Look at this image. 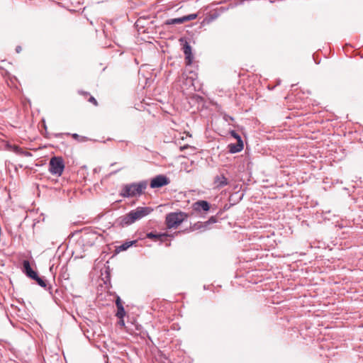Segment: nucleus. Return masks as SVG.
Segmentation results:
<instances>
[{
  "label": "nucleus",
  "instance_id": "16",
  "mask_svg": "<svg viewBox=\"0 0 363 363\" xmlns=\"http://www.w3.org/2000/svg\"><path fill=\"white\" fill-rule=\"evenodd\" d=\"M183 23H184V16L181 17V18H175L168 19L166 21L167 25L182 24Z\"/></svg>",
  "mask_w": 363,
  "mask_h": 363
},
{
  "label": "nucleus",
  "instance_id": "29",
  "mask_svg": "<svg viewBox=\"0 0 363 363\" xmlns=\"http://www.w3.org/2000/svg\"><path fill=\"white\" fill-rule=\"evenodd\" d=\"M188 145H184L183 147H181V150H184L185 148H187Z\"/></svg>",
  "mask_w": 363,
  "mask_h": 363
},
{
  "label": "nucleus",
  "instance_id": "12",
  "mask_svg": "<svg viewBox=\"0 0 363 363\" xmlns=\"http://www.w3.org/2000/svg\"><path fill=\"white\" fill-rule=\"evenodd\" d=\"M214 184H216V187L218 188H222L226 185H228V179L227 178L221 174L218 175L214 178Z\"/></svg>",
  "mask_w": 363,
  "mask_h": 363
},
{
  "label": "nucleus",
  "instance_id": "6",
  "mask_svg": "<svg viewBox=\"0 0 363 363\" xmlns=\"http://www.w3.org/2000/svg\"><path fill=\"white\" fill-rule=\"evenodd\" d=\"M170 183V179L164 174H159L153 177L150 180V188L156 189L161 188Z\"/></svg>",
  "mask_w": 363,
  "mask_h": 363
},
{
  "label": "nucleus",
  "instance_id": "28",
  "mask_svg": "<svg viewBox=\"0 0 363 363\" xmlns=\"http://www.w3.org/2000/svg\"><path fill=\"white\" fill-rule=\"evenodd\" d=\"M79 94H84V95H87V94H88V93H87V92H84V91H79Z\"/></svg>",
  "mask_w": 363,
  "mask_h": 363
},
{
  "label": "nucleus",
  "instance_id": "30",
  "mask_svg": "<svg viewBox=\"0 0 363 363\" xmlns=\"http://www.w3.org/2000/svg\"><path fill=\"white\" fill-rule=\"evenodd\" d=\"M46 289H47V291H48V290H50V286H48L47 285Z\"/></svg>",
  "mask_w": 363,
  "mask_h": 363
},
{
  "label": "nucleus",
  "instance_id": "14",
  "mask_svg": "<svg viewBox=\"0 0 363 363\" xmlns=\"http://www.w3.org/2000/svg\"><path fill=\"white\" fill-rule=\"evenodd\" d=\"M137 242V240L125 241L122 245L116 247V250L119 252L127 250L129 247L134 245Z\"/></svg>",
  "mask_w": 363,
  "mask_h": 363
},
{
  "label": "nucleus",
  "instance_id": "1",
  "mask_svg": "<svg viewBox=\"0 0 363 363\" xmlns=\"http://www.w3.org/2000/svg\"><path fill=\"white\" fill-rule=\"evenodd\" d=\"M152 211V208L150 207L139 206L135 210L130 211L128 213L118 218L116 223L121 227L128 226L147 216Z\"/></svg>",
  "mask_w": 363,
  "mask_h": 363
},
{
  "label": "nucleus",
  "instance_id": "8",
  "mask_svg": "<svg viewBox=\"0 0 363 363\" xmlns=\"http://www.w3.org/2000/svg\"><path fill=\"white\" fill-rule=\"evenodd\" d=\"M193 211L197 213L201 211L207 212L210 210V203L205 200H199L192 205Z\"/></svg>",
  "mask_w": 363,
  "mask_h": 363
},
{
  "label": "nucleus",
  "instance_id": "11",
  "mask_svg": "<svg viewBox=\"0 0 363 363\" xmlns=\"http://www.w3.org/2000/svg\"><path fill=\"white\" fill-rule=\"evenodd\" d=\"M244 145L243 141H238L236 143H230L228 145L229 152L232 154L238 153L242 151Z\"/></svg>",
  "mask_w": 363,
  "mask_h": 363
},
{
  "label": "nucleus",
  "instance_id": "26",
  "mask_svg": "<svg viewBox=\"0 0 363 363\" xmlns=\"http://www.w3.org/2000/svg\"><path fill=\"white\" fill-rule=\"evenodd\" d=\"M72 138H74V139H78L79 138V135L77 133H73L72 135Z\"/></svg>",
  "mask_w": 363,
  "mask_h": 363
},
{
  "label": "nucleus",
  "instance_id": "9",
  "mask_svg": "<svg viewBox=\"0 0 363 363\" xmlns=\"http://www.w3.org/2000/svg\"><path fill=\"white\" fill-rule=\"evenodd\" d=\"M182 50H183L184 54L185 55L186 64L187 65H190L192 63L193 58H194V56H193V54L191 52V47L187 42H186L185 44L183 45Z\"/></svg>",
  "mask_w": 363,
  "mask_h": 363
},
{
  "label": "nucleus",
  "instance_id": "24",
  "mask_svg": "<svg viewBox=\"0 0 363 363\" xmlns=\"http://www.w3.org/2000/svg\"><path fill=\"white\" fill-rule=\"evenodd\" d=\"M118 324H119L121 326H124V325H125V322H124L123 318L120 319V320H119V322H118Z\"/></svg>",
  "mask_w": 363,
  "mask_h": 363
},
{
  "label": "nucleus",
  "instance_id": "3",
  "mask_svg": "<svg viewBox=\"0 0 363 363\" xmlns=\"http://www.w3.org/2000/svg\"><path fill=\"white\" fill-rule=\"evenodd\" d=\"M188 214L179 211L169 213L166 216L165 223L168 228H177L182 222L186 220Z\"/></svg>",
  "mask_w": 363,
  "mask_h": 363
},
{
  "label": "nucleus",
  "instance_id": "23",
  "mask_svg": "<svg viewBox=\"0 0 363 363\" xmlns=\"http://www.w3.org/2000/svg\"><path fill=\"white\" fill-rule=\"evenodd\" d=\"M41 127L45 129V119L42 118L41 120Z\"/></svg>",
  "mask_w": 363,
  "mask_h": 363
},
{
  "label": "nucleus",
  "instance_id": "10",
  "mask_svg": "<svg viewBox=\"0 0 363 363\" xmlns=\"http://www.w3.org/2000/svg\"><path fill=\"white\" fill-rule=\"evenodd\" d=\"M116 306L117 308V312L116 313V316L119 319L123 318L124 316L125 315V311L123 306L122 300L121 299V298L119 296L116 297Z\"/></svg>",
  "mask_w": 363,
  "mask_h": 363
},
{
  "label": "nucleus",
  "instance_id": "19",
  "mask_svg": "<svg viewBox=\"0 0 363 363\" xmlns=\"http://www.w3.org/2000/svg\"><path fill=\"white\" fill-rule=\"evenodd\" d=\"M230 134L233 138L237 140V142L242 141L241 136L235 130H231Z\"/></svg>",
  "mask_w": 363,
  "mask_h": 363
},
{
  "label": "nucleus",
  "instance_id": "20",
  "mask_svg": "<svg viewBox=\"0 0 363 363\" xmlns=\"http://www.w3.org/2000/svg\"><path fill=\"white\" fill-rule=\"evenodd\" d=\"M196 17H197V14H196V13H191L189 15L184 16V22L194 20L196 18Z\"/></svg>",
  "mask_w": 363,
  "mask_h": 363
},
{
  "label": "nucleus",
  "instance_id": "18",
  "mask_svg": "<svg viewBox=\"0 0 363 363\" xmlns=\"http://www.w3.org/2000/svg\"><path fill=\"white\" fill-rule=\"evenodd\" d=\"M84 242H85V238L84 237H82L80 238L77 242V244H76V247H75V249L73 251V254L76 253L77 252V247H79L81 245H84Z\"/></svg>",
  "mask_w": 363,
  "mask_h": 363
},
{
  "label": "nucleus",
  "instance_id": "4",
  "mask_svg": "<svg viewBox=\"0 0 363 363\" xmlns=\"http://www.w3.org/2000/svg\"><path fill=\"white\" fill-rule=\"evenodd\" d=\"M23 272L31 279L36 281L38 284L43 288H45V280L40 277L37 273V272L34 271L30 264V262L27 259L23 261L22 263Z\"/></svg>",
  "mask_w": 363,
  "mask_h": 363
},
{
  "label": "nucleus",
  "instance_id": "17",
  "mask_svg": "<svg viewBox=\"0 0 363 363\" xmlns=\"http://www.w3.org/2000/svg\"><path fill=\"white\" fill-rule=\"evenodd\" d=\"M191 99L196 102L197 104H201V105H203V104L205 103V99L203 96H199L198 94H194Z\"/></svg>",
  "mask_w": 363,
  "mask_h": 363
},
{
  "label": "nucleus",
  "instance_id": "25",
  "mask_svg": "<svg viewBox=\"0 0 363 363\" xmlns=\"http://www.w3.org/2000/svg\"><path fill=\"white\" fill-rule=\"evenodd\" d=\"M21 51V46H19V45H18V46H17V47L16 48V52L17 53H19Z\"/></svg>",
  "mask_w": 363,
  "mask_h": 363
},
{
  "label": "nucleus",
  "instance_id": "21",
  "mask_svg": "<svg viewBox=\"0 0 363 363\" xmlns=\"http://www.w3.org/2000/svg\"><path fill=\"white\" fill-rule=\"evenodd\" d=\"M223 119H224L226 122H228V121H233L234 120V118H233L232 116H229V115H228V114H226V113H225V114L223 115Z\"/></svg>",
  "mask_w": 363,
  "mask_h": 363
},
{
  "label": "nucleus",
  "instance_id": "2",
  "mask_svg": "<svg viewBox=\"0 0 363 363\" xmlns=\"http://www.w3.org/2000/svg\"><path fill=\"white\" fill-rule=\"evenodd\" d=\"M147 186V181L146 180L124 184L121 187L119 195L123 198L139 196L144 194Z\"/></svg>",
  "mask_w": 363,
  "mask_h": 363
},
{
  "label": "nucleus",
  "instance_id": "22",
  "mask_svg": "<svg viewBox=\"0 0 363 363\" xmlns=\"http://www.w3.org/2000/svg\"><path fill=\"white\" fill-rule=\"evenodd\" d=\"M89 102H91L93 103L95 106H97L98 105V103L96 100V99L94 97V96H90L89 100H88Z\"/></svg>",
  "mask_w": 363,
  "mask_h": 363
},
{
  "label": "nucleus",
  "instance_id": "27",
  "mask_svg": "<svg viewBox=\"0 0 363 363\" xmlns=\"http://www.w3.org/2000/svg\"><path fill=\"white\" fill-rule=\"evenodd\" d=\"M50 273L53 275L54 274V272H53V264L52 266H50Z\"/></svg>",
  "mask_w": 363,
  "mask_h": 363
},
{
  "label": "nucleus",
  "instance_id": "13",
  "mask_svg": "<svg viewBox=\"0 0 363 363\" xmlns=\"http://www.w3.org/2000/svg\"><path fill=\"white\" fill-rule=\"evenodd\" d=\"M10 150L18 155H22V156H25V157L31 156V154L30 152L25 150L23 148H21V147L17 146V145L11 146Z\"/></svg>",
  "mask_w": 363,
  "mask_h": 363
},
{
  "label": "nucleus",
  "instance_id": "7",
  "mask_svg": "<svg viewBox=\"0 0 363 363\" xmlns=\"http://www.w3.org/2000/svg\"><path fill=\"white\" fill-rule=\"evenodd\" d=\"M217 222V218L216 216H211L207 221L206 222H197L194 225L190 226L189 230H186L185 231H194L200 230L201 231L206 230L208 228L209 225L216 223Z\"/></svg>",
  "mask_w": 363,
  "mask_h": 363
},
{
  "label": "nucleus",
  "instance_id": "15",
  "mask_svg": "<svg viewBox=\"0 0 363 363\" xmlns=\"http://www.w3.org/2000/svg\"><path fill=\"white\" fill-rule=\"evenodd\" d=\"M167 236H168V235L165 233H155L153 232H150L147 234V237L150 239L160 240H163V238Z\"/></svg>",
  "mask_w": 363,
  "mask_h": 363
},
{
  "label": "nucleus",
  "instance_id": "5",
  "mask_svg": "<svg viewBox=\"0 0 363 363\" xmlns=\"http://www.w3.org/2000/svg\"><path fill=\"white\" fill-rule=\"evenodd\" d=\"M65 169L64 160L61 157H52L49 163V172L56 176H61Z\"/></svg>",
  "mask_w": 363,
  "mask_h": 363
}]
</instances>
